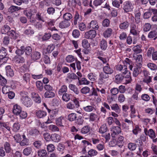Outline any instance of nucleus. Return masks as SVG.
<instances>
[{"mask_svg": "<svg viewBox=\"0 0 157 157\" xmlns=\"http://www.w3.org/2000/svg\"><path fill=\"white\" fill-rule=\"evenodd\" d=\"M22 103L26 107L31 106L32 102L30 98L27 96H23L21 98Z\"/></svg>", "mask_w": 157, "mask_h": 157, "instance_id": "nucleus-1", "label": "nucleus"}, {"mask_svg": "<svg viewBox=\"0 0 157 157\" xmlns=\"http://www.w3.org/2000/svg\"><path fill=\"white\" fill-rule=\"evenodd\" d=\"M109 77L108 74L103 72H101L99 75V82L101 84L105 82Z\"/></svg>", "mask_w": 157, "mask_h": 157, "instance_id": "nucleus-2", "label": "nucleus"}, {"mask_svg": "<svg viewBox=\"0 0 157 157\" xmlns=\"http://www.w3.org/2000/svg\"><path fill=\"white\" fill-rule=\"evenodd\" d=\"M96 35V31L94 30H90L85 33L84 36L86 39H92L94 38Z\"/></svg>", "mask_w": 157, "mask_h": 157, "instance_id": "nucleus-3", "label": "nucleus"}, {"mask_svg": "<svg viewBox=\"0 0 157 157\" xmlns=\"http://www.w3.org/2000/svg\"><path fill=\"white\" fill-rule=\"evenodd\" d=\"M37 12V10L36 9L31 8L27 11L25 13V12L24 13L25 15H26L28 18L31 19L32 18L33 16Z\"/></svg>", "mask_w": 157, "mask_h": 157, "instance_id": "nucleus-4", "label": "nucleus"}, {"mask_svg": "<svg viewBox=\"0 0 157 157\" xmlns=\"http://www.w3.org/2000/svg\"><path fill=\"white\" fill-rule=\"evenodd\" d=\"M138 29V26L134 23H131L130 25V33L134 36H137L138 34L137 31Z\"/></svg>", "mask_w": 157, "mask_h": 157, "instance_id": "nucleus-5", "label": "nucleus"}, {"mask_svg": "<svg viewBox=\"0 0 157 157\" xmlns=\"http://www.w3.org/2000/svg\"><path fill=\"white\" fill-rule=\"evenodd\" d=\"M103 72L108 75H111L114 72L113 70L110 67L108 63H106L105 65L103 66Z\"/></svg>", "mask_w": 157, "mask_h": 157, "instance_id": "nucleus-6", "label": "nucleus"}, {"mask_svg": "<svg viewBox=\"0 0 157 157\" xmlns=\"http://www.w3.org/2000/svg\"><path fill=\"white\" fill-rule=\"evenodd\" d=\"M133 8V6L131 2L130 1H127L124 4V10L126 12L130 11Z\"/></svg>", "mask_w": 157, "mask_h": 157, "instance_id": "nucleus-7", "label": "nucleus"}, {"mask_svg": "<svg viewBox=\"0 0 157 157\" xmlns=\"http://www.w3.org/2000/svg\"><path fill=\"white\" fill-rule=\"evenodd\" d=\"M41 57L40 53L38 52H33L31 55V59L34 61L39 59Z\"/></svg>", "mask_w": 157, "mask_h": 157, "instance_id": "nucleus-8", "label": "nucleus"}, {"mask_svg": "<svg viewBox=\"0 0 157 157\" xmlns=\"http://www.w3.org/2000/svg\"><path fill=\"white\" fill-rule=\"evenodd\" d=\"M112 131L113 133L111 134L112 137H114L115 135L118 134L121 132V128L119 126H113Z\"/></svg>", "mask_w": 157, "mask_h": 157, "instance_id": "nucleus-9", "label": "nucleus"}, {"mask_svg": "<svg viewBox=\"0 0 157 157\" xmlns=\"http://www.w3.org/2000/svg\"><path fill=\"white\" fill-rule=\"evenodd\" d=\"M13 111L14 114L16 115H19L22 111L21 108L17 104L15 105L13 107Z\"/></svg>", "mask_w": 157, "mask_h": 157, "instance_id": "nucleus-10", "label": "nucleus"}, {"mask_svg": "<svg viewBox=\"0 0 157 157\" xmlns=\"http://www.w3.org/2000/svg\"><path fill=\"white\" fill-rule=\"evenodd\" d=\"M116 68L117 70L121 71L122 73L124 75L126 74L128 72L127 66L125 65L122 66L120 64L118 65L117 66Z\"/></svg>", "mask_w": 157, "mask_h": 157, "instance_id": "nucleus-11", "label": "nucleus"}, {"mask_svg": "<svg viewBox=\"0 0 157 157\" xmlns=\"http://www.w3.org/2000/svg\"><path fill=\"white\" fill-rule=\"evenodd\" d=\"M7 54L6 49L2 47L0 50V59H3L5 57L6 59H8L9 58L6 57Z\"/></svg>", "mask_w": 157, "mask_h": 157, "instance_id": "nucleus-12", "label": "nucleus"}, {"mask_svg": "<svg viewBox=\"0 0 157 157\" xmlns=\"http://www.w3.org/2000/svg\"><path fill=\"white\" fill-rule=\"evenodd\" d=\"M4 147L6 153H9L12 151L10 144L7 142H6L4 145Z\"/></svg>", "mask_w": 157, "mask_h": 157, "instance_id": "nucleus-13", "label": "nucleus"}, {"mask_svg": "<svg viewBox=\"0 0 157 157\" xmlns=\"http://www.w3.org/2000/svg\"><path fill=\"white\" fill-rule=\"evenodd\" d=\"M32 98L36 103H40L41 102L40 98L38 94L35 92L31 94Z\"/></svg>", "mask_w": 157, "mask_h": 157, "instance_id": "nucleus-14", "label": "nucleus"}, {"mask_svg": "<svg viewBox=\"0 0 157 157\" xmlns=\"http://www.w3.org/2000/svg\"><path fill=\"white\" fill-rule=\"evenodd\" d=\"M70 25V23L69 21L64 20L60 23L59 27L62 29L65 28L69 27Z\"/></svg>", "mask_w": 157, "mask_h": 157, "instance_id": "nucleus-15", "label": "nucleus"}, {"mask_svg": "<svg viewBox=\"0 0 157 157\" xmlns=\"http://www.w3.org/2000/svg\"><path fill=\"white\" fill-rule=\"evenodd\" d=\"M33 152L32 147H28L24 149L23 151V154L26 156H28Z\"/></svg>", "mask_w": 157, "mask_h": 157, "instance_id": "nucleus-16", "label": "nucleus"}, {"mask_svg": "<svg viewBox=\"0 0 157 157\" xmlns=\"http://www.w3.org/2000/svg\"><path fill=\"white\" fill-rule=\"evenodd\" d=\"M51 139L53 141L58 142L60 140V136L58 134L55 133L51 135Z\"/></svg>", "mask_w": 157, "mask_h": 157, "instance_id": "nucleus-17", "label": "nucleus"}, {"mask_svg": "<svg viewBox=\"0 0 157 157\" xmlns=\"http://www.w3.org/2000/svg\"><path fill=\"white\" fill-rule=\"evenodd\" d=\"M46 112L43 110H38L36 113V115L39 118H43L46 115Z\"/></svg>", "mask_w": 157, "mask_h": 157, "instance_id": "nucleus-18", "label": "nucleus"}, {"mask_svg": "<svg viewBox=\"0 0 157 157\" xmlns=\"http://www.w3.org/2000/svg\"><path fill=\"white\" fill-rule=\"evenodd\" d=\"M6 74L7 76L12 77L14 75L13 70L11 68L10 66H7L6 67Z\"/></svg>", "mask_w": 157, "mask_h": 157, "instance_id": "nucleus-19", "label": "nucleus"}, {"mask_svg": "<svg viewBox=\"0 0 157 157\" xmlns=\"http://www.w3.org/2000/svg\"><path fill=\"white\" fill-rule=\"evenodd\" d=\"M64 118L63 117H60L57 119L56 120V124L59 126H63V124L64 123Z\"/></svg>", "mask_w": 157, "mask_h": 157, "instance_id": "nucleus-20", "label": "nucleus"}, {"mask_svg": "<svg viewBox=\"0 0 157 157\" xmlns=\"http://www.w3.org/2000/svg\"><path fill=\"white\" fill-rule=\"evenodd\" d=\"M133 58L136 60V63L137 64H140L139 67L140 66L141 63L142 62V56L141 55H134Z\"/></svg>", "mask_w": 157, "mask_h": 157, "instance_id": "nucleus-21", "label": "nucleus"}, {"mask_svg": "<svg viewBox=\"0 0 157 157\" xmlns=\"http://www.w3.org/2000/svg\"><path fill=\"white\" fill-rule=\"evenodd\" d=\"M67 91V86L65 85H63L61 86V88L59 89L58 91V94L59 95L61 96L62 95Z\"/></svg>", "mask_w": 157, "mask_h": 157, "instance_id": "nucleus-22", "label": "nucleus"}, {"mask_svg": "<svg viewBox=\"0 0 157 157\" xmlns=\"http://www.w3.org/2000/svg\"><path fill=\"white\" fill-rule=\"evenodd\" d=\"M157 35V32L155 31H151L148 35V37L150 39L154 38V40H155L157 38V36H156Z\"/></svg>", "mask_w": 157, "mask_h": 157, "instance_id": "nucleus-23", "label": "nucleus"}, {"mask_svg": "<svg viewBox=\"0 0 157 157\" xmlns=\"http://www.w3.org/2000/svg\"><path fill=\"white\" fill-rule=\"evenodd\" d=\"M21 8L17 6H12L8 9V11L10 13H12L14 12L17 11L21 9Z\"/></svg>", "mask_w": 157, "mask_h": 157, "instance_id": "nucleus-24", "label": "nucleus"}, {"mask_svg": "<svg viewBox=\"0 0 157 157\" xmlns=\"http://www.w3.org/2000/svg\"><path fill=\"white\" fill-rule=\"evenodd\" d=\"M7 34L11 39H15L17 38V34L13 30H11Z\"/></svg>", "mask_w": 157, "mask_h": 157, "instance_id": "nucleus-25", "label": "nucleus"}, {"mask_svg": "<svg viewBox=\"0 0 157 157\" xmlns=\"http://www.w3.org/2000/svg\"><path fill=\"white\" fill-rule=\"evenodd\" d=\"M90 28L97 30L98 28V22L96 21H92L90 23Z\"/></svg>", "mask_w": 157, "mask_h": 157, "instance_id": "nucleus-26", "label": "nucleus"}, {"mask_svg": "<svg viewBox=\"0 0 157 157\" xmlns=\"http://www.w3.org/2000/svg\"><path fill=\"white\" fill-rule=\"evenodd\" d=\"M112 32V29L108 28L104 32L103 34L105 37H109L111 36Z\"/></svg>", "mask_w": 157, "mask_h": 157, "instance_id": "nucleus-27", "label": "nucleus"}, {"mask_svg": "<svg viewBox=\"0 0 157 157\" xmlns=\"http://www.w3.org/2000/svg\"><path fill=\"white\" fill-rule=\"evenodd\" d=\"M112 109L116 113H119L120 111V108L117 104H115L111 106Z\"/></svg>", "mask_w": 157, "mask_h": 157, "instance_id": "nucleus-28", "label": "nucleus"}, {"mask_svg": "<svg viewBox=\"0 0 157 157\" xmlns=\"http://www.w3.org/2000/svg\"><path fill=\"white\" fill-rule=\"evenodd\" d=\"M129 25V23L127 21H125L120 24L119 28L121 29H125L128 27Z\"/></svg>", "mask_w": 157, "mask_h": 157, "instance_id": "nucleus-29", "label": "nucleus"}, {"mask_svg": "<svg viewBox=\"0 0 157 157\" xmlns=\"http://www.w3.org/2000/svg\"><path fill=\"white\" fill-rule=\"evenodd\" d=\"M36 85L37 89L40 91H41L44 88L43 84L40 81H37L36 82Z\"/></svg>", "mask_w": 157, "mask_h": 157, "instance_id": "nucleus-30", "label": "nucleus"}, {"mask_svg": "<svg viewBox=\"0 0 157 157\" xmlns=\"http://www.w3.org/2000/svg\"><path fill=\"white\" fill-rule=\"evenodd\" d=\"M55 94L54 92L51 91H47L44 94V96L45 98H50L54 97Z\"/></svg>", "mask_w": 157, "mask_h": 157, "instance_id": "nucleus-31", "label": "nucleus"}, {"mask_svg": "<svg viewBox=\"0 0 157 157\" xmlns=\"http://www.w3.org/2000/svg\"><path fill=\"white\" fill-rule=\"evenodd\" d=\"M69 87L70 90L74 91L76 94H78L79 93V91L75 85L72 84H70Z\"/></svg>", "mask_w": 157, "mask_h": 157, "instance_id": "nucleus-32", "label": "nucleus"}, {"mask_svg": "<svg viewBox=\"0 0 157 157\" xmlns=\"http://www.w3.org/2000/svg\"><path fill=\"white\" fill-rule=\"evenodd\" d=\"M124 76L122 74H119L117 75L115 77V81L117 83L120 82L122 81L124 78Z\"/></svg>", "mask_w": 157, "mask_h": 157, "instance_id": "nucleus-33", "label": "nucleus"}, {"mask_svg": "<svg viewBox=\"0 0 157 157\" xmlns=\"http://www.w3.org/2000/svg\"><path fill=\"white\" fill-rule=\"evenodd\" d=\"M100 47L103 50H105L107 47V43L106 41L104 40H102L100 42Z\"/></svg>", "mask_w": 157, "mask_h": 157, "instance_id": "nucleus-34", "label": "nucleus"}, {"mask_svg": "<svg viewBox=\"0 0 157 157\" xmlns=\"http://www.w3.org/2000/svg\"><path fill=\"white\" fill-rule=\"evenodd\" d=\"M147 11L144 13L143 14V18L144 19H148L150 17L152 13L151 11H149V8L147 10Z\"/></svg>", "mask_w": 157, "mask_h": 157, "instance_id": "nucleus-35", "label": "nucleus"}, {"mask_svg": "<svg viewBox=\"0 0 157 157\" xmlns=\"http://www.w3.org/2000/svg\"><path fill=\"white\" fill-rule=\"evenodd\" d=\"M141 15V13L139 12L135 14V22L137 24H139L140 21V17Z\"/></svg>", "mask_w": 157, "mask_h": 157, "instance_id": "nucleus-36", "label": "nucleus"}, {"mask_svg": "<svg viewBox=\"0 0 157 157\" xmlns=\"http://www.w3.org/2000/svg\"><path fill=\"white\" fill-rule=\"evenodd\" d=\"M71 94L67 93H64L63 95L62 98L63 101H69L71 98Z\"/></svg>", "mask_w": 157, "mask_h": 157, "instance_id": "nucleus-37", "label": "nucleus"}, {"mask_svg": "<svg viewBox=\"0 0 157 157\" xmlns=\"http://www.w3.org/2000/svg\"><path fill=\"white\" fill-rule=\"evenodd\" d=\"M72 18V15L70 13H66L63 16V19L67 21H69Z\"/></svg>", "mask_w": 157, "mask_h": 157, "instance_id": "nucleus-38", "label": "nucleus"}, {"mask_svg": "<svg viewBox=\"0 0 157 157\" xmlns=\"http://www.w3.org/2000/svg\"><path fill=\"white\" fill-rule=\"evenodd\" d=\"M55 48V45L54 44H52L49 45L48 46L47 48L45 50L47 51L46 53L47 52L48 53L51 52Z\"/></svg>", "mask_w": 157, "mask_h": 157, "instance_id": "nucleus-39", "label": "nucleus"}, {"mask_svg": "<svg viewBox=\"0 0 157 157\" xmlns=\"http://www.w3.org/2000/svg\"><path fill=\"white\" fill-rule=\"evenodd\" d=\"M147 67L151 70H156L157 69V66L156 64L153 63H149L147 64Z\"/></svg>", "mask_w": 157, "mask_h": 157, "instance_id": "nucleus-40", "label": "nucleus"}, {"mask_svg": "<svg viewBox=\"0 0 157 157\" xmlns=\"http://www.w3.org/2000/svg\"><path fill=\"white\" fill-rule=\"evenodd\" d=\"M136 144L135 143H130L128 144V148L131 151L135 150L136 149Z\"/></svg>", "mask_w": 157, "mask_h": 157, "instance_id": "nucleus-41", "label": "nucleus"}, {"mask_svg": "<svg viewBox=\"0 0 157 157\" xmlns=\"http://www.w3.org/2000/svg\"><path fill=\"white\" fill-rule=\"evenodd\" d=\"M84 110L86 112H90L92 111L94 109V106L87 105L83 107Z\"/></svg>", "mask_w": 157, "mask_h": 157, "instance_id": "nucleus-42", "label": "nucleus"}, {"mask_svg": "<svg viewBox=\"0 0 157 157\" xmlns=\"http://www.w3.org/2000/svg\"><path fill=\"white\" fill-rule=\"evenodd\" d=\"M130 108L131 111L130 117L131 118H133L136 117V116L134 114L136 113V109L134 107V105H130Z\"/></svg>", "mask_w": 157, "mask_h": 157, "instance_id": "nucleus-43", "label": "nucleus"}, {"mask_svg": "<svg viewBox=\"0 0 157 157\" xmlns=\"http://www.w3.org/2000/svg\"><path fill=\"white\" fill-rule=\"evenodd\" d=\"M33 145L36 148L39 149L41 147L42 145V143L40 140H36L34 142Z\"/></svg>", "mask_w": 157, "mask_h": 157, "instance_id": "nucleus-44", "label": "nucleus"}, {"mask_svg": "<svg viewBox=\"0 0 157 157\" xmlns=\"http://www.w3.org/2000/svg\"><path fill=\"white\" fill-rule=\"evenodd\" d=\"M82 46L85 48H88L90 46V44L88 43L86 39H84L82 40Z\"/></svg>", "mask_w": 157, "mask_h": 157, "instance_id": "nucleus-45", "label": "nucleus"}, {"mask_svg": "<svg viewBox=\"0 0 157 157\" xmlns=\"http://www.w3.org/2000/svg\"><path fill=\"white\" fill-rule=\"evenodd\" d=\"M77 117L76 114L74 113H72L70 114L68 117V119L70 121H72L75 120Z\"/></svg>", "mask_w": 157, "mask_h": 157, "instance_id": "nucleus-46", "label": "nucleus"}, {"mask_svg": "<svg viewBox=\"0 0 157 157\" xmlns=\"http://www.w3.org/2000/svg\"><path fill=\"white\" fill-rule=\"evenodd\" d=\"M10 31V27L7 25H5L2 28V32L5 33H8Z\"/></svg>", "mask_w": 157, "mask_h": 157, "instance_id": "nucleus-47", "label": "nucleus"}, {"mask_svg": "<svg viewBox=\"0 0 157 157\" xmlns=\"http://www.w3.org/2000/svg\"><path fill=\"white\" fill-rule=\"evenodd\" d=\"M90 128L88 126L84 127L81 130V132L83 134H86L90 131Z\"/></svg>", "mask_w": 157, "mask_h": 157, "instance_id": "nucleus-48", "label": "nucleus"}, {"mask_svg": "<svg viewBox=\"0 0 157 157\" xmlns=\"http://www.w3.org/2000/svg\"><path fill=\"white\" fill-rule=\"evenodd\" d=\"M23 80H24L26 83L29 82L30 81V75L28 73L25 74L23 76Z\"/></svg>", "mask_w": 157, "mask_h": 157, "instance_id": "nucleus-49", "label": "nucleus"}, {"mask_svg": "<svg viewBox=\"0 0 157 157\" xmlns=\"http://www.w3.org/2000/svg\"><path fill=\"white\" fill-rule=\"evenodd\" d=\"M32 78L35 79H39L43 77V75L41 74H38L37 73H35L32 74Z\"/></svg>", "mask_w": 157, "mask_h": 157, "instance_id": "nucleus-50", "label": "nucleus"}, {"mask_svg": "<svg viewBox=\"0 0 157 157\" xmlns=\"http://www.w3.org/2000/svg\"><path fill=\"white\" fill-rule=\"evenodd\" d=\"M20 125L18 123H15L13 127V130L14 132L17 131L20 129Z\"/></svg>", "mask_w": 157, "mask_h": 157, "instance_id": "nucleus-51", "label": "nucleus"}, {"mask_svg": "<svg viewBox=\"0 0 157 157\" xmlns=\"http://www.w3.org/2000/svg\"><path fill=\"white\" fill-rule=\"evenodd\" d=\"M32 49L31 47L27 46L25 48V52L27 55H29L32 52Z\"/></svg>", "mask_w": 157, "mask_h": 157, "instance_id": "nucleus-52", "label": "nucleus"}, {"mask_svg": "<svg viewBox=\"0 0 157 157\" xmlns=\"http://www.w3.org/2000/svg\"><path fill=\"white\" fill-rule=\"evenodd\" d=\"M47 150L49 152H52L55 150V146L52 144H50L47 145Z\"/></svg>", "mask_w": 157, "mask_h": 157, "instance_id": "nucleus-53", "label": "nucleus"}, {"mask_svg": "<svg viewBox=\"0 0 157 157\" xmlns=\"http://www.w3.org/2000/svg\"><path fill=\"white\" fill-rule=\"evenodd\" d=\"M107 127L105 125L103 124L100 127L99 130V132L103 133L106 132Z\"/></svg>", "mask_w": 157, "mask_h": 157, "instance_id": "nucleus-54", "label": "nucleus"}, {"mask_svg": "<svg viewBox=\"0 0 157 157\" xmlns=\"http://www.w3.org/2000/svg\"><path fill=\"white\" fill-rule=\"evenodd\" d=\"M148 134L151 138L154 139L155 137V132L152 129H150L148 131Z\"/></svg>", "mask_w": 157, "mask_h": 157, "instance_id": "nucleus-55", "label": "nucleus"}, {"mask_svg": "<svg viewBox=\"0 0 157 157\" xmlns=\"http://www.w3.org/2000/svg\"><path fill=\"white\" fill-rule=\"evenodd\" d=\"M49 129L50 130L53 131H59V128L55 125H51L49 126Z\"/></svg>", "mask_w": 157, "mask_h": 157, "instance_id": "nucleus-56", "label": "nucleus"}, {"mask_svg": "<svg viewBox=\"0 0 157 157\" xmlns=\"http://www.w3.org/2000/svg\"><path fill=\"white\" fill-rule=\"evenodd\" d=\"M141 98L143 100L146 101H149L150 98L149 96L147 94H144L142 95Z\"/></svg>", "mask_w": 157, "mask_h": 157, "instance_id": "nucleus-57", "label": "nucleus"}, {"mask_svg": "<svg viewBox=\"0 0 157 157\" xmlns=\"http://www.w3.org/2000/svg\"><path fill=\"white\" fill-rule=\"evenodd\" d=\"M10 87L9 86H4L2 89V91L4 94H7L9 92V89Z\"/></svg>", "mask_w": 157, "mask_h": 157, "instance_id": "nucleus-58", "label": "nucleus"}, {"mask_svg": "<svg viewBox=\"0 0 157 157\" xmlns=\"http://www.w3.org/2000/svg\"><path fill=\"white\" fill-rule=\"evenodd\" d=\"M67 77L69 79H75L77 78V76L75 73H71L68 74Z\"/></svg>", "mask_w": 157, "mask_h": 157, "instance_id": "nucleus-59", "label": "nucleus"}, {"mask_svg": "<svg viewBox=\"0 0 157 157\" xmlns=\"http://www.w3.org/2000/svg\"><path fill=\"white\" fill-rule=\"evenodd\" d=\"M0 82L2 86L5 85L7 83L6 80L1 75H0Z\"/></svg>", "mask_w": 157, "mask_h": 157, "instance_id": "nucleus-60", "label": "nucleus"}, {"mask_svg": "<svg viewBox=\"0 0 157 157\" xmlns=\"http://www.w3.org/2000/svg\"><path fill=\"white\" fill-rule=\"evenodd\" d=\"M34 33V31L31 29V28L29 29H27L25 30L24 33L25 35H31Z\"/></svg>", "mask_w": 157, "mask_h": 157, "instance_id": "nucleus-61", "label": "nucleus"}, {"mask_svg": "<svg viewBox=\"0 0 157 157\" xmlns=\"http://www.w3.org/2000/svg\"><path fill=\"white\" fill-rule=\"evenodd\" d=\"M90 91V88L87 87H85L82 88L81 90V93L85 94L88 93Z\"/></svg>", "mask_w": 157, "mask_h": 157, "instance_id": "nucleus-62", "label": "nucleus"}, {"mask_svg": "<svg viewBox=\"0 0 157 157\" xmlns=\"http://www.w3.org/2000/svg\"><path fill=\"white\" fill-rule=\"evenodd\" d=\"M134 153L130 151H126L124 153L125 157H132L134 155Z\"/></svg>", "mask_w": 157, "mask_h": 157, "instance_id": "nucleus-63", "label": "nucleus"}, {"mask_svg": "<svg viewBox=\"0 0 157 157\" xmlns=\"http://www.w3.org/2000/svg\"><path fill=\"white\" fill-rule=\"evenodd\" d=\"M51 33H45L44 35L42 37V39L43 40H47L51 37Z\"/></svg>", "mask_w": 157, "mask_h": 157, "instance_id": "nucleus-64", "label": "nucleus"}]
</instances>
